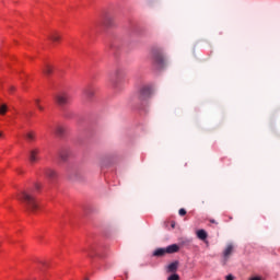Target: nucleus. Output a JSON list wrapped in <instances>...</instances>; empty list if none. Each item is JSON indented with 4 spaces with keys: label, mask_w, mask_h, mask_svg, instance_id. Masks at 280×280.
<instances>
[{
    "label": "nucleus",
    "mask_w": 280,
    "mask_h": 280,
    "mask_svg": "<svg viewBox=\"0 0 280 280\" xmlns=\"http://www.w3.org/2000/svg\"><path fill=\"white\" fill-rule=\"evenodd\" d=\"M138 97L140 102H145L147 100H150V97H152V88L142 86L139 91Z\"/></svg>",
    "instance_id": "nucleus-4"
},
{
    "label": "nucleus",
    "mask_w": 280,
    "mask_h": 280,
    "mask_svg": "<svg viewBox=\"0 0 280 280\" xmlns=\"http://www.w3.org/2000/svg\"><path fill=\"white\" fill-rule=\"evenodd\" d=\"M152 59L158 65H163V62H165V59L163 58V54H161V51H159V50H153L152 51Z\"/></svg>",
    "instance_id": "nucleus-10"
},
{
    "label": "nucleus",
    "mask_w": 280,
    "mask_h": 280,
    "mask_svg": "<svg viewBox=\"0 0 280 280\" xmlns=\"http://www.w3.org/2000/svg\"><path fill=\"white\" fill-rule=\"evenodd\" d=\"M178 266H180V262L178 260H175V261L171 262L170 265H167L165 267L167 275H174V273L178 272Z\"/></svg>",
    "instance_id": "nucleus-9"
},
{
    "label": "nucleus",
    "mask_w": 280,
    "mask_h": 280,
    "mask_svg": "<svg viewBox=\"0 0 280 280\" xmlns=\"http://www.w3.org/2000/svg\"><path fill=\"white\" fill-rule=\"evenodd\" d=\"M25 139L26 141H28L30 143H32V141H36V133L34 131H28L25 135Z\"/></svg>",
    "instance_id": "nucleus-15"
},
{
    "label": "nucleus",
    "mask_w": 280,
    "mask_h": 280,
    "mask_svg": "<svg viewBox=\"0 0 280 280\" xmlns=\"http://www.w3.org/2000/svg\"><path fill=\"white\" fill-rule=\"evenodd\" d=\"M225 279H226V280H235V277H233V275H229V276H226Z\"/></svg>",
    "instance_id": "nucleus-22"
},
{
    "label": "nucleus",
    "mask_w": 280,
    "mask_h": 280,
    "mask_svg": "<svg viewBox=\"0 0 280 280\" xmlns=\"http://www.w3.org/2000/svg\"><path fill=\"white\" fill-rule=\"evenodd\" d=\"M44 173L46 178H48L50 183H54V180H58V171L54 168H45Z\"/></svg>",
    "instance_id": "nucleus-8"
},
{
    "label": "nucleus",
    "mask_w": 280,
    "mask_h": 280,
    "mask_svg": "<svg viewBox=\"0 0 280 280\" xmlns=\"http://www.w3.org/2000/svg\"><path fill=\"white\" fill-rule=\"evenodd\" d=\"M233 250H235V246L233 244H228L226 247L223 250V266H226L229 262V259H231V256L233 255Z\"/></svg>",
    "instance_id": "nucleus-6"
},
{
    "label": "nucleus",
    "mask_w": 280,
    "mask_h": 280,
    "mask_svg": "<svg viewBox=\"0 0 280 280\" xmlns=\"http://www.w3.org/2000/svg\"><path fill=\"white\" fill-rule=\"evenodd\" d=\"M58 154H59L60 161L65 163L69 161V156L71 153L69 152V149H61Z\"/></svg>",
    "instance_id": "nucleus-12"
},
{
    "label": "nucleus",
    "mask_w": 280,
    "mask_h": 280,
    "mask_svg": "<svg viewBox=\"0 0 280 280\" xmlns=\"http://www.w3.org/2000/svg\"><path fill=\"white\" fill-rule=\"evenodd\" d=\"M38 110H45V108L42 105H37Z\"/></svg>",
    "instance_id": "nucleus-24"
},
{
    "label": "nucleus",
    "mask_w": 280,
    "mask_h": 280,
    "mask_svg": "<svg viewBox=\"0 0 280 280\" xmlns=\"http://www.w3.org/2000/svg\"><path fill=\"white\" fill-rule=\"evenodd\" d=\"M102 25L104 27H113V25H115V20H113V16L110 15H105L102 21Z\"/></svg>",
    "instance_id": "nucleus-11"
},
{
    "label": "nucleus",
    "mask_w": 280,
    "mask_h": 280,
    "mask_svg": "<svg viewBox=\"0 0 280 280\" xmlns=\"http://www.w3.org/2000/svg\"><path fill=\"white\" fill-rule=\"evenodd\" d=\"M121 78H124V70L116 69L109 77V80L114 86H117L119 82L121 81Z\"/></svg>",
    "instance_id": "nucleus-5"
},
{
    "label": "nucleus",
    "mask_w": 280,
    "mask_h": 280,
    "mask_svg": "<svg viewBox=\"0 0 280 280\" xmlns=\"http://www.w3.org/2000/svg\"><path fill=\"white\" fill-rule=\"evenodd\" d=\"M180 247L176 244H172L166 248H158L153 252V257H165V255H173V253H178Z\"/></svg>",
    "instance_id": "nucleus-2"
},
{
    "label": "nucleus",
    "mask_w": 280,
    "mask_h": 280,
    "mask_svg": "<svg viewBox=\"0 0 280 280\" xmlns=\"http://www.w3.org/2000/svg\"><path fill=\"white\" fill-rule=\"evenodd\" d=\"M178 214L179 215H187V210H185V208H180L179 211H178Z\"/></svg>",
    "instance_id": "nucleus-21"
},
{
    "label": "nucleus",
    "mask_w": 280,
    "mask_h": 280,
    "mask_svg": "<svg viewBox=\"0 0 280 280\" xmlns=\"http://www.w3.org/2000/svg\"><path fill=\"white\" fill-rule=\"evenodd\" d=\"M85 280H89V278H86Z\"/></svg>",
    "instance_id": "nucleus-30"
},
{
    "label": "nucleus",
    "mask_w": 280,
    "mask_h": 280,
    "mask_svg": "<svg viewBox=\"0 0 280 280\" xmlns=\"http://www.w3.org/2000/svg\"><path fill=\"white\" fill-rule=\"evenodd\" d=\"M35 104H36V106H40V100H35Z\"/></svg>",
    "instance_id": "nucleus-23"
},
{
    "label": "nucleus",
    "mask_w": 280,
    "mask_h": 280,
    "mask_svg": "<svg viewBox=\"0 0 280 280\" xmlns=\"http://www.w3.org/2000/svg\"><path fill=\"white\" fill-rule=\"evenodd\" d=\"M211 224H218V222H215V220L211 219L210 220Z\"/></svg>",
    "instance_id": "nucleus-27"
},
{
    "label": "nucleus",
    "mask_w": 280,
    "mask_h": 280,
    "mask_svg": "<svg viewBox=\"0 0 280 280\" xmlns=\"http://www.w3.org/2000/svg\"><path fill=\"white\" fill-rule=\"evenodd\" d=\"M35 189H37V190L40 189V184H36Z\"/></svg>",
    "instance_id": "nucleus-26"
},
{
    "label": "nucleus",
    "mask_w": 280,
    "mask_h": 280,
    "mask_svg": "<svg viewBox=\"0 0 280 280\" xmlns=\"http://www.w3.org/2000/svg\"><path fill=\"white\" fill-rule=\"evenodd\" d=\"M197 237L202 241L207 240L208 237L207 231L205 230L197 231Z\"/></svg>",
    "instance_id": "nucleus-17"
},
{
    "label": "nucleus",
    "mask_w": 280,
    "mask_h": 280,
    "mask_svg": "<svg viewBox=\"0 0 280 280\" xmlns=\"http://www.w3.org/2000/svg\"><path fill=\"white\" fill-rule=\"evenodd\" d=\"M55 102L58 106H67V104H71V95L67 92H59L55 95Z\"/></svg>",
    "instance_id": "nucleus-3"
},
{
    "label": "nucleus",
    "mask_w": 280,
    "mask_h": 280,
    "mask_svg": "<svg viewBox=\"0 0 280 280\" xmlns=\"http://www.w3.org/2000/svg\"><path fill=\"white\" fill-rule=\"evenodd\" d=\"M65 132H67V128L65 126L57 125L55 127V135H57V137H62Z\"/></svg>",
    "instance_id": "nucleus-14"
},
{
    "label": "nucleus",
    "mask_w": 280,
    "mask_h": 280,
    "mask_svg": "<svg viewBox=\"0 0 280 280\" xmlns=\"http://www.w3.org/2000/svg\"><path fill=\"white\" fill-rule=\"evenodd\" d=\"M54 69L51 68V66L49 65H46L44 68H43V73H45V75H51Z\"/></svg>",
    "instance_id": "nucleus-18"
},
{
    "label": "nucleus",
    "mask_w": 280,
    "mask_h": 280,
    "mask_svg": "<svg viewBox=\"0 0 280 280\" xmlns=\"http://www.w3.org/2000/svg\"><path fill=\"white\" fill-rule=\"evenodd\" d=\"M38 154H40V149L38 148H34L28 152V161L30 163L34 164V163H38V161L40 160V158L38 156Z\"/></svg>",
    "instance_id": "nucleus-7"
},
{
    "label": "nucleus",
    "mask_w": 280,
    "mask_h": 280,
    "mask_svg": "<svg viewBox=\"0 0 280 280\" xmlns=\"http://www.w3.org/2000/svg\"><path fill=\"white\" fill-rule=\"evenodd\" d=\"M167 280H180V276H178V273H172Z\"/></svg>",
    "instance_id": "nucleus-20"
},
{
    "label": "nucleus",
    "mask_w": 280,
    "mask_h": 280,
    "mask_svg": "<svg viewBox=\"0 0 280 280\" xmlns=\"http://www.w3.org/2000/svg\"><path fill=\"white\" fill-rule=\"evenodd\" d=\"M0 137H3V132H0Z\"/></svg>",
    "instance_id": "nucleus-28"
},
{
    "label": "nucleus",
    "mask_w": 280,
    "mask_h": 280,
    "mask_svg": "<svg viewBox=\"0 0 280 280\" xmlns=\"http://www.w3.org/2000/svg\"><path fill=\"white\" fill-rule=\"evenodd\" d=\"M11 91H14V88H11Z\"/></svg>",
    "instance_id": "nucleus-29"
},
{
    "label": "nucleus",
    "mask_w": 280,
    "mask_h": 280,
    "mask_svg": "<svg viewBox=\"0 0 280 280\" xmlns=\"http://www.w3.org/2000/svg\"><path fill=\"white\" fill-rule=\"evenodd\" d=\"M60 38H62V37H61L60 34H58V33H51V34L49 35V40H51L52 43H58V42H60Z\"/></svg>",
    "instance_id": "nucleus-16"
},
{
    "label": "nucleus",
    "mask_w": 280,
    "mask_h": 280,
    "mask_svg": "<svg viewBox=\"0 0 280 280\" xmlns=\"http://www.w3.org/2000/svg\"><path fill=\"white\" fill-rule=\"evenodd\" d=\"M249 280H261V278H259V277H253V278H250Z\"/></svg>",
    "instance_id": "nucleus-25"
},
{
    "label": "nucleus",
    "mask_w": 280,
    "mask_h": 280,
    "mask_svg": "<svg viewBox=\"0 0 280 280\" xmlns=\"http://www.w3.org/2000/svg\"><path fill=\"white\" fill-rule=\"evenodd\" d=\"M18 200L23 202L30 213H36V211H38V201H36V197L32 195V190H22L18 195Z\"/></svg>",
    "instance_id": "nucleus-1"
},
{
    "label": "nucleus",
    "mask_w": 280,
    "mask_h": 280,
    "mask_svg": "<svg viewBox=\"0 0 280 280\" xmlns=\"http://www.w3.org/2000/svg\"><path fill=\"white\" fill-rule=\"evenodd\" d=\"M83 95L88 98V100H91V97H93L95 95V89L94 88H86L84 91H83Z\"/></svg>",
    "instance_id": "nucleus-13"
},
{
    "label": "nucleus",
    "mask_w": 280,
    "mask_h": 280,
    "mask_svg": "<svg viewBox=\"0 0 280 280\" xmlns=\"http://www.w3.org/2000/svg\"><path fill=\"white\" fill-rule=\"evenodd\" d=\"M5 113H8V105L2 104L0 106V115H5Z\"/></svg>",
    "instance_id": "nucleus-19"
}]
</instances>
